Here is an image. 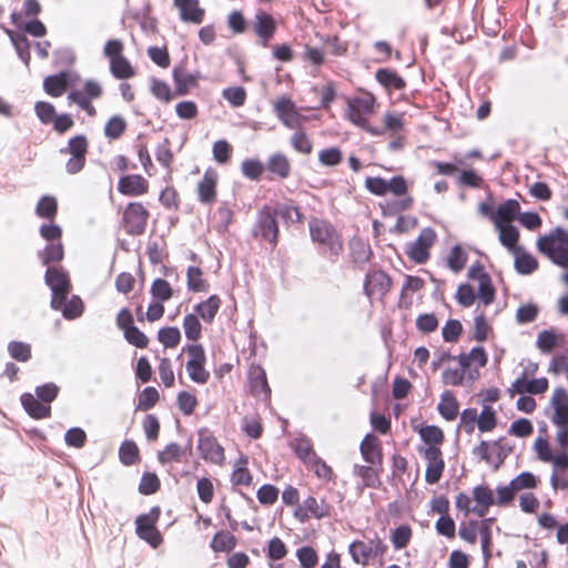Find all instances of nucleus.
Returning a JSON list of instances; mask_svg holds the SVG:
<instances>
[{"label":"nucleus","instance_id":"nucleus-1","mask_svg":"<svg viewBox=\"0 0 568 568\" xmlns=\"http://www.w3.org/2000/svg\"><path fill=\"white\" fill-rule=\"evenodd\" d=\"M308 229L312 241L324 246L331 257H337L343 252L341 234L329 222L313 217L308 222Z\"/></svg>","mask_w":568,"mask_h":568},{"label":"nucleus","instance_id":"nucleus-2","mask_svg":"<svg viewBox=\"0 0 568 568\" xmlns=\"http://www.w3.org/2000/svg\"><path fill=\"white\" fill-rule=\"evenodd\" d=\"M278 222L271 205H263L256 215V222L252 229V236L261 237L275 248L278 243Z\"/></svg>","mask_w":568,"mask_h":568},{"label":"nucleus","instance_id":"nucleus-3","mask_svg":"<svg viewBox=\"0 0 568 568\" xmlns=\"http://www.w3.org/2000/svg\"><path fill=\"white\" fill-rule=\"evenodd\" d=\"M160 515L161 508L153 506L148 514H141L135 519L136 535L153 548L159 547L163 541L162 535L156 528Z\"/></svg>","mask_w":568,"mask_h":568},{"label":"nucleus","instance_id":"nucleus-4","mask_svg":"<svg viewBox=\"0 0 568 568\" xmlns=\"http://www.w3.org/2000/svg\"><path fill=\"white\" fill-rule=\"evenodd\" d=\"M182 352L189 354L186 371L191 381L196 384H206L210 379V372L205 369L206 355L202 344H186Z\"/></svg>","mask_w":568,"mask_h":568},{"label":"nucleus","instance_id":"nucleus-5","mask_svg":"<svg viewBox=\"0 0 568 568\" xmlns=\"http://www.w3.org/2000/svg\"><path fill=\"white\" fill-rule=\"evenodd\" d=\"M44 283L51 290V307H55L54 304L58 305V301H61L63 296H68L72 288L68 272L54 266L47 267Z\"/></svg>","mask_w":568,"mask_h":568},{"label":"nucleus","instance_id":"nucleus-6","mask_svg":"<svg viewBox=\"0 0 568 568\" xmlns=\"http://www.w3.org/2000/svg\"><path fill=\"white\" fill-rule=\"evenodd\" d=\"M149 211L140 202H131L123 211V226L129 235H142L145 232Z\"/></svg>","mask_w":568,"mask_h":568},{"label":"nucleus","instance_id":"nucleus-7","mask_svg":"<svg viewBox=\"0 0 568 568\" xmlns=\"http://www.w3.org/2000/svg\"><path fill=\"white\" fill-rule=\"evenodd\" d=\"M197 449L201 457L205 462L222 465L225 459L224 448L219 444L212 432L209 428L203 427L197 430Z\"/></svg>","mask_w":568,"mask_h":568},{"label":"nucleus","instance_id":"nucleus-8","mask_svg":"<svg viewBox=\"0 0 568 568\" xmlns=\"http://www.w3.org/2000/svg\"><path fill=\"white\" fill-rule=\"evenodd\" d=\"M186 58L174 65L172 70V79L174 82V94L184 97L199 85L201 73L199 71L191 73L186 70Z\"/></svg>","mask_w":568,"mask_h":568},{"label":"nucleus","instance_id":"nucleus-9","mask_svg":"<svg viewBox=\"0 0 568 568\" xmlns=\"http://www.w3.org/2000/svg\"><path fill=\"white\" fill-rule=\"evenodd\" d=\"M392 284L393 281L386 272L371 271L365 275L363 291L368 298H372L374 294L384 297L390 291Z\"/></svg>","mask_w":568,"mask_h":568},{"label":"nucleus","instance_id":"nucleus-10","mask_svg":"<svg viewBox=\"0 0 568 568\" xmlns=\"http://www.w3.org/2000/svg\"><path fill=\"white\" fill-rule=\"evenodd\" d=\"M437 235L432 227L422 230L416 241L412 243L408 256L417 264H424L429 257V247L435 242Z\"/></svg>","mask_w":568,"mask_h":568},{"label":"nucleus","instance_id":"nucleus-11","mask_svg":"<svg viewBox=\"0 0 568 568\" xmlns=\"http://www.w3.org/2000/svg\"><path fill=\"white\" fill-rule=\"evenodd\" d=\"M253 28L254 32L261 39L262 45L267 47L277 30V23L271 13L258 9L255 13Z\"/></svg>","mask_w":568,"mask_h":568},{"label":"nucleus","instance_id":"nucleus-12","mask_svg":"<svg viewBox=\"0 0 568 568\" xmlns=\"http://www.w3.org/2000/svg\"><path fill=\"white\" fill-rule=\"evenodd\" d=\"M118 191L125 196H140L149 191V182L140 174H125L119 179Z\"/></svg>","mask_w":568,"mask_h":568},{"label":"nucleus","instance_id":"nucleus-13","mask_svg":"<svg viewBox=\"0 0 568 568\" xmlns=\"http://www.w3.org/2000/svg\"><path fill=\"white\" fill-rule=\"evenodd\" d=\"M363 459L369 465H377L382 469L383 452L382 444L377 436L368 433L363 438L359 446Z\"/></svg>","mask_w":568,"mask_h":568},{"label":"nucleus","instance_id":"nucleus-14","mask_svg":"<svg viewBox=\"0 0 568 568\" xmlns=\"http://www.w3.org/2000/svg\"><path fill=\"white\" fill-rule=\"evenodd\" d=\"M250 390L254 397L263 395L264 400L271 399V388L266 372L261 365H252L248 371Z\"/></svg>","mask_w":568,"mask_h":568},{"label":"nucleus","instance_id":"nucleus-15","mask_svg":"<svg viewBox=\"0 0 568 568\" xmlns=\"http://www.w3.org/2000/svg\"><path fill=\"white\" fill-rule=\"evenodd\" d=\"M217 172L209 168L205 170L197 184L199 201L203 204H211L216 199Z\"/></svg>","mask_w":568,"mask_h":568},{"label":"nucleus","instance_id":"nucleus-16","mask_svg":"<svg viewBox=\"0 0 568 568\" xmlns=\"http://www.w3.org/2000/svg\"><path fill=\"white\" fill-rule=\"evenodd\" d=\"M73 84L72 74L70 71H60L57 74H51L44 78L43 90L51 97H61L68 87Z\"/></svg>","mask_w":568,"mask_h":568},{"label":"nucleus","instance_id":"nucleus-17","mask_svg":"<svg viewBox=\"0 0 568 568\" xmlns=\"http://www.w3.org/2000/svg\"><path fill=\"white\" fill-rule=\"evenodd\" d=\"M265 170L272 174L268 180H285L291 175V162L284 153H273L266 161Z\"/></svg>","mask_w":568,"mask_h":568},{"label":"nucleus","instance_id":"nucleus-18","mask_svg":"<svg viewBox=\"0 0 568 568\" xmlns=\"http://www.w3.org/2000/svg\"><path fill=\"white\" fill-rule=\"evenodd\" d=\"M274 111L286 128L295 129L300 125V114L291 99H280L274 105Z\"/></svg>","mask_w":568,"mask_h":568},{"label":"nucleus","instance_id":"nucleus-19","mask_svg":"<svg viewBox=\"0 0 568 568\" xmlns=\"http://www.w3.org/2000/svg\"><path fill=\"white\" fill-rule=\"evenodd\" d=\"M180 10L181 20L199 24L203 21L205 11L200 7L199 0H173Z\"/></svg>","mask_w":568,"mask_h":568},{"label":"nucleus","instance_id":"nucleus-20","mask_svg":"<svg viewBox=\"0 0 568 568\" xmlns=\"http://www.w3.org/2000/svg\"><path fill=\"white\" fill-rule=\"evenodd\" d=\"M20 402L26 413L34 419H43L51 416V406L42 403L30 393L22 394Z\"/></svg>","mask_w":568,"mask_h":568},{"label":"nucleus","instance_id":"nucleus-21","mask_svg":"<svg viewBox=\"0 0 568 568\" xmlns=\"http://www.w3.org/2000/svg\"><path fill=\"white\" fill-rule=\"evenodd\" d=\"M375 79L388 92L393 90L400 91L406 88L405 79L390 68L378 69Z\"/></svg>","mask_w":568,"mask_h":568},{"label":"nucleus","instance_id":"nucleus-22","mask_svg":"<svg viewBox=\"0 0 568 568\" xmlns=\"http://www.w3.org/2000/svg\"><path fill=\"white\" fill-rule=\"evenodd\" d=\"M52 307L55 311H61L65 320L72 321L79 318L84 312V304L80 296L72 295L69 300L68 296H63L61 301H58V305Z\"/></svg>","mask_w":568,"mask_h":568},{"label":"nucleus","instance_id":"nucleus-23","mask_svg":"<svg viewBox=\"0 0 568 568\" xmlns=\"http://www.w3.org/2000/svg\"><path fill=\"white\" fill-rule=\"evenodd\" d=\"M376 99L372 93L366 97H356L348 101V119L353 123L356 116H364L374 111Z\"/></svg>","mask_w":568,"mask_h":568},{"label":"nucleus","instance_id":"nucleus-24","mask_svg":"<svg viewBox=\"0 0 568 568\" xmlns=\"http://www.w3.org/2000/svg\"><path fill=\"white\" fill-rule=\"evenodd\" d=\"M514 267L520 275H530L538 268L537 258L528 253L523 246H517L515 252Z\"/></svg>","mask_w":568,"mask_h":568},{"label":"nucleus","instance_id":"nucleus-25","mask_svg":"<svg viewBox=\"0 0 568 568\" xmlns=\"http://www.w3.org/2000/svg\"><path fill=\"white\" fill-rule=\"evenodd\" d=\"M221 304L222 301L219 295H210L205 301H202L194 306L195 315L201 317L206 324H211L219 313Z\"/></svg>","mask_w":568,"mask_h":568},{"label":"nucleus","instance_id":"nucleus-26","mask_svg":"<svg viewBox=\"0 0 568 568\" xmlns=\"http://www.w3.org/2000/svg\"><path fill=\"white\" fill-rule=\"evenodd\" d=\"M376 465H358V464H355L354 467H353V474L355 476H358L362 478V488L363 487H369V488H374V489H378L382 485V481H381V478H379V471L383 470V468L381 469L379 467L378 468H375Z\"/></svg>","mask_w":568,"mask_h":568},{"label":"nucleus","instance_id":"nucleus-27","mask_svg":"<svg viewBox=\"0 0 568 568\" xmlns=\"http://www.w3.org/2000/svg\"><path fill=\"white\" fill-rule=\"evenodd\" d=\"M7 33L12 42V45L14 47V50L19 57V59L23 62V64L29 68L31 54H30V47L31 43L27 36L21 32L7 30Z\"/></svg>","mask_w":568,"mask_h":568},{"label":"nucleus","instance_id":"nucleus-28","mask_svg":"<svg viewBox=\"0 0 568 568\" xmlns=\"http://www.w3.org/2000/svg\"><path fill=\"white\" fill-rule=\"evenodd\" d=\"M275 217H281L285 224L302 222L303 214L300 209L292 202H277L272 206Z\"/></svg>","mask_w":568,"mask_h":568},{"label":"nucleus","instance_id":"nucleus-29","mask_svg":"<svg viewBox=\"0 0 568 568\" xmlns=\"http://www.w3.org/2000/svg\"><path fill=\"white\" fill-rule=\"evenodd\" d=\"M437 410L440 416L448 422L456 419L459 414V404L450 390H445L442 394V399L437 405Z\"/></svg>","mask_w":568,"mask_h":568},{"label":"nucleus","instance_id":"nucleus-30","mask_svg":"<svg viewBox=\"0 0 568 568\" xmlns=\"http://www.w3.org/2000/svg\"><path fill=\"white\" fill-rule=\"evenodd\" d=\"M237 544L236 537L227 530L217 531L211 542L210 548L214 552H231Z\"/></svg>","mask_w":568,"mask_h":568},{"label":"nucleus","instance_id":"nucleus-31","mask_svg":"<svg viewBox=\"0 0 568 568\" xmlns=\"http://www.w3.org/2000/svg\"><path fill=\"white\" fill-rule=\"evenodd\" d=\"M291 447L294 450L295 455L305 464L310 465L311 462L314 460L317 456L313 449L312 440L306 436L295 438L291 443Z\"/></svg>","mask_w":568,"mask_h":568},{"label":"nucleus","instance_id":"nucleus-32","mask_svg":"<svg viewBox=\"0 0 568 568\" xmlns=\"http://www.w3.org/2000/svg\"><path fill=\"white\" fill-rule=\"evenodd\" d=\"M119 459L124 466H132L140 462V449L134 440L122 442L119 448Z\"/></svg>","mask_w":568,"mask_h":568},{"label":"nucleus","instance_id":"nucleus-33","mask_svg":"<svg viewBox=\"0 0 568 568\" xmlns=\"http://www.w3.org/2000/svg\"><path fill=\"white\" fill-rule=\"evenodd\" d=\"M38 256L48 267L53 263L61 262L64 257L63 244L61 242L48 243L43 250L38 252Z\"/></svg>","mask_w":568,"mask_h":568},{"label":"nucleus","instance_id":"nucleus-34","mask_svg":"<svg viewBox=\"0 0 568 568\" xmlns=\"http://www.w3.org/2000/svg\"><path fill=\"white\" fill-rule=\"evenodd\" d=\"M414 430L418 433L422 440L429 445H440L444 439V432L440 427L436 425H425V426H413Z\"/></svg>","mask_w":568,"mask_h":568},{"label":"nucleus","instance_id":"nucleus-35","mask_svg":"<svg viewBox=\"0 0 568 568\" xmlns=\"http://www.w3.org/2000/svg\"><path fill=\"white\" fill-rule=\"evenodd\" d=\"M203 272L199 266H189L186 270V286L191 292L209 291V283L202 277Z\"/></svg>","mask_w":568,"mask_h":568},{"label":"nucleus","instance_id":"nucleus-36","mask_svg":"<svg viewBox=\"0 0 568 568\" xmlns=\"http://www.w3.org/2000/svg\"><path fill=\"white\" fill-rule=\"evenodd\" d=\"M58 213V202L54 196L42 195L36 206V214L39 217L53 221Z\"/></svg>","mask_w":568,"mask_h":568},{"label":"nucleus","instance_id":"nucleus-37","mask_svg":"<svg viewBox=\"0 0 568 568\" xmlns=\"http://www.w3.org/2000/svg\"><path fill=\"white\" fill-rule=\"evenodd\" d=\"M520 214V204L515 199H508L504 202H501L497 206V221L500 224H503V221L509 220L514 221L518 219V215Z\"/></svg>","mask_w":568,"mask_h":568},{"label":"nucleus","instance_id":"nucleus-38","mask_svg":"<svg viewBox=\"0 0 568 568\" xmlns=\"http://www.w3.org/2000/svg\"><path fill=\"white\" fill-rule=\"evenodd\" d=\"M111 74L119 80L133 78L135 70L130 61L123 55L110 62Z\"/></svg>","mask_w":568,"mask_h":568},{"label":"nucleus","instance_id":"nucleus-39","mask_svg":"<svg viewBox=\"0 0 568 568\" xmlns=\"http://www.w3.org/2000/svg\"><path fill=\"white\" fill-rule=\"evenodd\" d=\"M504 437H499L498 439L490 443V455L493 457V466L495 469H498L509 454L513 453V446H509L504 443Z\"/></svg>","mask_w":568,"mask_h":568},{"label":"nucleus","instance_id":"nucleus-40","mask_svg":"<svg viewBox=\"0 0 568 568\" xmlns=\"http://www.w3.org/2000/svg\"><path fill=\"white\" fill-rule=\"evenodd\" d=\"M184 455L185 449H182L178 443L172 442L168 444L163 450L158 453V460L161 465L181 463Z\"/></svg>","mask_w":568,"mask_h":568},{"label":"nucleus","instance_id":"nucleus-41","mask_svg":"<svg viewBox=\"0 0 568 568\" xmlns=\"http://www.w3.org/2000/svg\"><path fill=\"white\" fill-rule=\"evenodd\" d=\"M499 232V241L503 246L508 248L510 252H515L517 248V242L519 240V231L517 226L514 224H500V227H497Z\"/></svg>","mask_w":568,"mask_h":568},{"label":"nucleus","instance_id":"nucleus-42","mask_svg":"<svg viewBox=\"0 0 568 568\" xmlns=\"http://www.w3.org/2000/svg\"><path fill=\"white\" fill-rule=\"evenodd\" d=\"M150 293L153 300L163 303L172 298L173 288L166 280L158 277L153 281Z\"/></svg>","mask_w":568,"mask_h":568},{"label":"nucleus","instance_id":"nucleus-43","mask_svg":"<svg viewBox=\"0 0 568 568\" xmlns=\"http://www.w3.org/2000/svg\"><path fill=\"white\" fill-rule=\"evenodd\" d=\"M183 328L185 337L191 342H197L202 335V324L197 315L190 313L184 316Z\"/></svg>","mask_w":568,"mask_h":568},{"label":"nucleus","instance_id":"nucleus-44","mask_svg":"<svg viewBox=\"0 0 568 568\" xmlns=\"http://www.w3.org/2000/svg\"><path fill=\"white\" fill-rule=\"evenodd\" d=\"M126 122L121 115H112L104 125V135L109 140H118L126 130Z\"/></svg>","mask_w":568,"mask_h":568},{"label":"nucleus","instance_id":"nucleus-45","mask_svg":"<svg viewBox=\"0 0 568 568\" xmlns=\"http://www.w3.org/2000/svg\"><path fill=\"white\" fill-rule=\"evenodd\" d=\"M182 335L176 326L162 327L158 332V339L165 348H174L181 342Z\"/></svg>","mask_w":568,"mask_h":568},{"label":"nucleus","instance_id":"nucleus-46","mask_svg":"<svg viewBox=\"0 0 568 568\" xmlns=\"http://www.w3.org/2000/svg\"><path fill=\"white\" fill-rule=\"evenodd\" d=\"M160 395L155 387L146 386L142 389L135 410L148 412L153 408L159 402Z\"/></svg>","mask_w":568,"mask_h":568},{"label":"nucleus","instance_id":"nucleus-47","mask_svg":"<svg viewBox=\"0 0 568 568\" xmlns=\"http://www.w3.org/2000/svg\"><path fill=\"white\" fill-rule=\"evenodd\" d=\"M467 260L468 255L463 246L455 244L447 257V264L453 272L458 273L465 267Z\"/></svg>","mask_w":568,"mask_h":568},{"label":"nucleus","instance_id":"nucleus-48","mask_svg":"<svg viewBox=\"0 0 568 568\" xmlns=\"http://www.w3.org/2000/svg\"><path fill=\"white\" fill-rule=\"evenodd\" d=\"M88 139L84 134H78L71 138L68 142V145L60 150L62 154H77L81 156H85L88 153Z\"/></svg>","mask_w":568,"mask_h":568},{"label":"nucleus","instance_id":"nucleus-49","mask_svg":"<svg viewBox=\"0 0 568 568\" xmlns=\"http://www.w3.org/2000/svg\"><path fill=\"white\" fill-rule=\"evenodd\" d=\"M242 174L251 181H260L265 165L258 159H245L241 165Z\"/></svg>","mask_w":568,"mask_h":568},{"label":"nucleus","instance_id":"nucleus-50","mask_svg":"<svg viewBox=\"0 0 568 568\" xmlns=\"http://www.w3.org/2000/svg\"><path fill=\"white\" fill-rule=\"evenodd\" d=\"M351 254L355 264L363 265L371 260L373 252L368 244L357 240L351 243Z\"/></svg>","mask_w":568,"mask_h":568},{"label":"nucleus","instance_id":"nucleus-51","mask_svg":"<svg viewBox=\"0 0 568 568\" xmlns=\"http://www.w3.org/2000/svg\"><path fill=\"white\" fill-rule=\"evenodd\" d=\"M476 294L485 306L491 304L495 301L496 288L489 274H485L483 280L479 281L478 293Z\"/></svg>","mask_w":568,"mask_h":568},{"label":"nucleus","instance_id":"nucleus-52","mask_svg":"<svg viewBox=\"0 0 568 568\" xmlns=\"http://www.w3.org/2000/svg\"><path fill=\"white\" fill-rule=\"evenodd\" d=\"M348 552L356 564L365 565L372 558L369 545L362 540H354L348 547Z\"/></svg>","mask_w":568,"mask_h":568},{"label":"nucleus","instance_id":"nucleus-53","mask_svg":"<svg viewBox=\"0 0 568 568\" xmlns=\"http://www.w3.org/2000/svg\"><path fill=\"white\" fill-rule=\"evenodd\" d=\"M161 487L160 479L155 473L145 471L141 476L139 493L144 496L155 494Z\"/></svg>","mask_w":568,"mask_h":568},{"label":"nucleus","instance_id":"nucleus-54","mask_svg":"<svg viewBox=\"0 0 568 568\" xmlns=\"http://www.w3.org/2000/svg\"><path fill=\"white\" fill-rule=\"evenodd\" d=\"M478 429L481 433L493 430L497 425V416L495 409L489 405H484L480 415H477Z\"/></svg>","mask_w":568,"mask_h":568},{"label":"nucleus","instance_id":"nucleus-55","mask_svg":"<svg viewBox=\"0 0 568 568\" xmlns=\"http://www.w3.org/2000/svg\"><path fill=\"white\" fill-rule=\"evenodd\" d=\"M222 97L233 106L240 108L246 101V90L241 85L229 87L222 91Z\"/></svg>","mask_w":568,"mask_h":568},{"label":"nucleus","instance_id":"nucleus-56","mask_svg":"<svg viewBox=\"0 0 568 568\" xmlns=\"http://www.w3.org/2000/svg\"><path fill=\"white\" fill-rule=\"evenodd\" d=\"M8 352L9 355L18 361L26 363L31 358V346L28 343L19 342V341H11L8 344Z\"/></svg>","mask_w":568,"mask_h":568},{"label":"nucleus","instance_id":"nucleus-57","mask_svg":"<svg viewBox=\"0 0 568 568\" xmlns=\"http://www.w3.org/2000/svg\"><path fill=\"white\" fill-rule=\"evenodd\" d=\"M493 327L488 324L484 313L477 314L474 318V336L473 338L479 343L487 341Z\"/></svg>","mask_w":568,"mask_h":568},{"label":"nucleus","instance_id":"nucleus-58","mask_svg":"<svg viewBox=\"0 0 568 568\" xmlns=\"http://www.w3.org/2000/svg\"><path fill=\"white\" fill-rule=\"evenodd\" d=\"M34 392L37 398L50 405L58 397L60 388L57 384L49 382L37 386Z\"/></svg>","mask_w":568,"mask_h":568},{"label":"nucleus","instance_id":"nucleus-59","mask_svg":"<svg viewBox=\"0 0 568 568\" xmlns=\"http://www.w3.org/2000/svg\"><path fill=\"white\" fill-rule=\"evenodd\" d=\"M87 438V433L81 427H71L64 434L65 445L78 449L85 445Z\"/></svg>","mask_w":568,"mask_h":568},{"label":"nucleus","instance_id":"nucleus-60","mask_svg":"<svg viewBox=\"0 0 568 568\" xmlns=\"http://www.w3.org/2000/svg\"><path fill=\"white\" fill-rule=\"evenodd\" d=\"M124 338L126 342L138 348H146L149 344L148 336L135 325L124 329Z\"/></svg>","mask_w":568,"mask_h":568},{"label":"nucleus","instance_id":"nucleus-61","mask_svg":"<svg viewBox=\"0 0 568 568\" xmlns=\"http://www.w3.org/2000/svg\"><path fill=\"white\" fill-rule=\"evenodd\" d=\"M151 92L156 99L166 103L170 102L174 95L170 85L165 81L158 78L151 79Z\"/></svg>","mask_w":568,"mask_h":568},{"label":"nucleus","instance_id":"nucleus-62","mask_svg":"<svg viewBox=\"0 0 568 568\" xmlns=\"http://www.w3.org/2000/svg\"><path fill=\"white\" fill-rule=\"evenodd\" d=\"M463 333V325L458 320L450 318L443 327L442 335L446 343H456Z\"/></svg>","mask_w":568,"mask_h":568},{"label":"nucleus","instance_id":"nucleus-63","mask_svg":"<svg viewBox=\"0 0 568 568\" xmlns=\"http://www.w3.org/2000/svg\"><path fill=\"white\" fill-rule=\"evenodd\" d=\"M34 112L43 124L52 123L57 115L54 105L47 101H38L34 105Z\"/></svg>","mask_w":568,"mask_h":568},{"label":"nucleus","instance_id":"nucleus-64","mask_svg":"<svg viewBox=\"0 0 568 568\" xmlns=\"http://www.w3.org/2000/svg\"><path fill=\"white\" fill-rule=\"evenodd\" d=\"M296 557L302 568H314L317 565L318 556L311 546H303L297 549Z\"/></svg>","mask_w":568,"mask_h":568}]
</instances>
